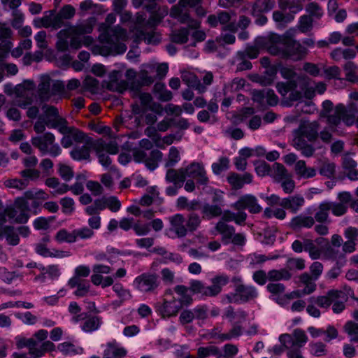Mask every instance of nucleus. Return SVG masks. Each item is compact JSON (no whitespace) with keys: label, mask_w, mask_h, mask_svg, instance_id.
Segmentation results:
<instances>
[{"label":"nucleus","mask_w":358,"mask_h":358,"mask_svg":"<svg viewBox=\"0 0 358 358\" xmlns=\"http://www.w3.org/2000/svg\"><path fill=\"white\" fill-rule=\"evenodd\" d=\"M121 73L118 71H112L108 76V80H105L104 83L106 84L107 89L110 90H118L120 87L119 84V79Z\"/></svg>","instance_id":"obj_47"},{"label":"nucleus","mask_w":358,"mask_h":358,"mask_svg":"<svg viewBox=\"0 0 358 358\" xmlns=\"http://www.w3.org/2000/svg\"><path fill=\"white\" fill-rule=\"evenodd\" d=\"M242 328L240 325H235L226 334H221L218 329H213L210 333V337L220 339L221 341L230 340L241 335Z\"/></svg>","instance_id":"obj_24"},{"label":"nucleus","mask_w":358,"mask_h":358,"mask_svg":"<svg viewBox=\"0 0 358 358\" xmlns=\"http://www.w3.org/2000/svg\"><path fill=\"white\" fill-rule=\"evenodd\" d=\"M28 212L25 210L17 211L12 206L3 208V203L0 200V224L4 222L26 223L28 221Z\"/></svg>","instance_id":"obj_9"},{"label":"nucleus","mask_w":358,"mask_h":358,"mask_svg":"<svg viewBox=\"0 0 358 358\" xmlns=\"http://www.w3.org/2000/svg\"><path fill=\"white\" fill-rule=\"evenodd\" d=\"M182 80L189 87L195 89L199 94L205 92V89L198 77L193 73L184 71L181 73Z\"/></svg>","instance_id":"obj_23"},{"label":"nucleus","mask_w":358,"mask_h":358,"mask_svg":"<svg viewBox=\"0 0 358 358\" xmlns=\"http://www.w3.org/2000/svg\"><path fill=\"white\" fill-rule=\"evenodd\" d=\"M153 91L162 101H169L173 97L172 92L166 90L165 85L161 83H157L154 85Z\"/></svg>","instance_id":"obj_40"},{"label":"nucleus","mask_w":358,"mask_h":358,"mask_svg":"<svg viewBox=\"0 0 358 358\" xmlns=\"http://www.w3.org/2000/svg\"><path fill=\"white\" fill-rule=\"evenodd\" d=\"M113 290L120 299L119 305L123 301L130 299L132 296L131 292L119 282L115 283L113 285Z\"/></svg>","instance_id":"obj_44"},{"label":"nucleus","mask_w":358,"mask_h":358,"mask_svg":"<svg viewBox=\"0 0 358 358\" xmlns=\"http://www.w3.org/2000/svg\"><path fill=\"white\" fill-rule=\"evenodd\" d=\"M345 332L351 337V341L358 343V323L348 321L343 327Z\"/></svg>","instance_id":"obj_50"},{"label":"nucleus","mask_w":358,"mask_h":358,"mask_svg":"<svg viewBox=\"0 0 358 358\" xmlns=\"http://www.w3.org/2000/svg\"><path fill=\"white\" fill-rule=\"evenodd\" d=\"M76 14V8L71 5L67 4L64 6L59 11L55 14L56 24L62 27L64 25V20H70L74 17Z\"/></svg>","instance_id":"obj_26"},{"label":"nucleus","mask_w":358,"mask_h":358,"mask_svg":"<svg viewBox=\"0 0 358 358\" xmlns=\"http://www.w3.org/2000/svg\"><path fill=\"white\" fill-rule=\"evenodd\" d=\"M247 215L243 211H239L237 213H233L230 211H225L222 215V220L224 222H235L240 223L246 220Z\"/></svg>","instance_id":"obj_46"},{"label":"nucleus","mask_w":358,"mask_h":358,"mask_svg":"<svg viewBox=\"0 0 358 358\" xmlns=\"http://www.w3.org/2000/svg\"><path fill=\"white\" fill-rule=\"evenodd\" d=\"M203 218L210 219L222 215V209L216 205L205 204L202 208Z\"/></svg>","instance_id":"obj_43"},{"label":"nucleus","mask_w":358,"mask_h":358,"mask_svg":"<svg viewBox=\"0 0 358 358\" xmlns=\"http://www.w3.org/2000/svg\"><path fill=\"white\" fill-rule=\"evenodd\" d=\"M126 355L127 350L116 341H113L107 343L103 358H123Z\"/></svg>","instance_id":"obj_20"},{"label":"nucleus","mask_w":358,"mask_h":358,"mask_svg":"<svg viewBox=\"0 0 358 358\" xmlns=\"http://www.w3.org/2000/svg\"><path fill=\"white\" fill-rule=\"evenodd\" d=\"M58 350L65 355H74L82 354L83 349L80 347L76 346L71 343L64 342L57 346Z\"/></svg>","instance_id":"obj_38"},{"label":"nucleus","mask_w":358,"mask_h":358,"mask_svg":"<svg viewBox=\"0 0 358 358\" xmlns=\"http://www.w3.org/2000/svg\"><path fill=\"white\" fill-rule=\"evenodd\" d=\"M163 154L158 150H153L150 152V155L146 157L145 165L150 169L154 170L158 166V162L162 159Z\"/></svg>","instance_id":"obj_41"},{"label":"nucleus","mask_w":358,"mask_h":358,"mask_svg":"<svg viewBox=\"0 0 358 358\" xmlns=\"http://www.w3.org/2000/svg\"><path fill=\"white\" fill-rule=\"evenodd\" d=\"M38 95L42 100H48L52 96L51 79L49 76H43L38 85Z\"/></svg>","instance_id":"obj_31"},{"label":"nucleus","mask_w":358,"mask_h":358,"mask_svg":"<svg viewBox=\"0 0 358 358\" xmlns=\"http://www.w3.org/2000/svg\"><path fill=\"white\" fill-rule=\"evenodd\" d=\"M57 129L64 135L61 140V144L64 148L72 146L73 141L76 143L89 142L87 140V136L83 131L74 127H69L68 122Z\"/></svg>","instance_id":"obj_6"},{"label":"nucleus","mask_w":358,"mask_h":358,"mask_svg":"<svg viewBox=\"0 0 358 358\" xmlns=\"http://www.w3.org/2000/svg\"><path fill=\"white\" fill-rule=\"evenodd\" d=\"M336 113H338L341 115V120L345 122V124L348 126L352 125L355 122V115L349 114L344 106H337L336 107Z\"/></svg>","instance_id":"obj_57"},{"label":"nucleus","mask_w":358,"mask_h":358,"mask_svg":"<svg viewBox=\"0 0 358 358\" xmlns=\"http://www.w3.org/2000/svg\"><path fill=\"white\" fill-rule=\"evenodd\" d=\"M186 178L185 168H180L179 169H169L166 176V178L168 181L173 182L175 185H180V186L184 182Z\"/></svg>","instance_id":"obj_27"},{"label":"nucleus","mask_w":358,"mask_h":358,"mask_svg":"<svg viewBox=\"0 0 358 358\" xmlns=\"http://www.w3.org/2000/svg\"><path fill=\"white\" fill-rule=\"evenodd\" d=\"M347 80L351 82L358 80L356 76V66L352 62H348L343 66Z\"/></svg>","instance_id":"obj_64"},{"label":"nucleus","mask_w":358,"mask_h":358,"mask_svg":"<svg viewBox=\"0 0 358 358\" xmlns=\"http://www.w3.org/2000/svg\"><path fill=\"white\" fill-rule=\"evenodd\" d=\"M289 39L290 37L285 35H272L267 46L268 52L272 55L285 59L286 47L288 45Z\"/></svg>","instance_id":"obj_11"},{"label":"nucleus","mask_w":358,"mask_h":358,"mask_svg":"<svg viewBox=\"0 0 358 358\" xmlns=\"http://www.w3.org/2000/svg\"><path fill=\"white\" fill-rule=\"evenodd\" d=\"M119 227L126 231L132 229L138 236L146 235L150 229L149 225H119Z\"/></svg>","instance_id":"obj_60"},{"label":"nucleus","mask_w":358,"mask_h":358,"mask_svg":"<svg viewBox=\"0 0 358 358\" xmlns=\"http://www.w3.org/2000/svg\"><path fill=\"white\" fill-rule=\"evenodd\" d=\"M274 6V2L271 0H257L252 6V14L259 16L262 13L268 12Z\"/></svg>","instance_id":"obj_32"},{"label":"nucleus","mask_w":358,"mask_h":358,"mask_svg":"<svg viewBox=\"0 0 358 358\" xmlns=\"http://www.w3.org/2000/svg\"><path fill=\"white\" fill-rule=\"evenodd\" d=\"M27 200H32L34 206H39L43 201L49 199V195L42 189L37 191L28 190L24 192Z\"/></svg>","instance_id":"obj_30"},{"label":"nucleus","mask_w":358,"mask_h":358,"mask_svg":"<svg viewBox=\"0 0 358 358\" xmlns=\"http://www.w3.org/2000/svg\"><path fill=\"white\" fill-rule=\"evenodd\" d=\"M5 238L8 242L13 245L18 243V235L12 225H0V238Z\"/></svg>","instance_id":"obj_29"},{"label":"nucleus","mask_w":358,"mask_h":358,"mask_svg":"<svg viewBox=\"0 0 358 358\" xmlns=\"http://www.w3.org/2000/svg\"><path fill=\"white\" fill-rule=\"evenodd\" d=\"M159 1V0H132V3L135 8H139L144 5L147 10L152 12L156 8Z\"/></svg>","instance_id":"obj_62"},{"label":"nucleus","mask_w":358,"mask_h":358,"mask_svg":"<svg viewBox=\"0 0 358 358\" xmlns=\"http://www.w3.org/2000/svg\"><path fill=\"white\" fill-rule=\"evenodd\" d=\"M100 324L101 322L99 317H90L85 321L81 328L85 332H91L98 329Z\"/></svg>","instance_id":"obj_52"},{"label":"nucleus","mask_w":358,"mask_h":358,"mask_svg":"<svg viewBox=\"0 0 358 358\" xmlns=\"http://www.w3.org/2000/svg\"><path fill=\"white\" fill-rule=\"evenodd\" d=\"M229 160L227 157H221L217 162L212 164V169L214 173L220 174L229 168Z\"/></svg>","instance_id":"obj_63"},{"label":"nucleus","mask_w":358,"mask_h":358,"mask_svg":"<svg viewBox=\"0 0 358 358\" xmlns=\"http://www.w3.org/2000/svg\"><path fill=\"white\" fill-rule=\"evenodd\" d=\"M229 278L225 275H220L211 280L212 285L209 286L210 296L217 295L222 290V287L228 283Z\"/></svg>","instance_id":"obj_28"},{"label":"nucleus","mask_w":358,"mask_h":358,"mask_svg":"<svg viewBox=\"0 0 358 358\" xmlns=\"http://www.w3.org/2000/svg\"><path fill=\"white\" fill-rule=\"evenodd\" d=\"M291 276V273L286 268L271 270L268 273V278L270 280H289Z\"/></svg>","instance_id":"obj_48"},{"label":"nucleus","mask_w":358,"mask_h":358,"mask_svg":"<svg viewBox=\"0 0 358 358\" xmlns=\"http://www.w3.org/2000/svg\"><path fill=\"white\" fill-rule=\"evenodd\" d=\"M186 177L193 178L197 183L206 185L208 182V177L203 165L199 162H192L185 168Z\"/></svg>","instance_id":"obj_13"},{"label":"nucleus","mask_w":358,"mask_h":358,"mask_svg":"<svg viewBox=\"0 0 358 358\" xmlns=\"http://www.w3.org/2000/svg\"><path fill=\"white\" fill-rule=\"evenodd\" d=\"M217 230L222 235V240L225 243L231 242L241 245L244 243V236L241 234H235L234 229L231 225H217Z\"/></svg>","instance_id":"obj_14"},{"label":"nucleus","mask_w":358,"mask_h":358,"mask_svg":"<svg viewBox=\"0 0 358 358\" xmlns=\"http://www.w3.org/2000/svg\"><path fill=\"white\" fill-rule=\"evenodd\" d=\"M15 316L27 325H34L38 321V317L31 312L17 313L15 314Z\"/></svg>","instance_id":"obj_61"},{"label":"nucleus","mask_w":358,"mask_h":358,"mask_svg":"<svg viewBox=\"0 0 358 358\" xmlns=\"http://www.w3.org/2000/svg\"><path fill=\"white\" fill-rule=\"evenodd\" d=\"M42 110L46 119L47 126L51 128L59 129L68 122L65 118L59 115L57 108L55 106L44 105Z\"/></svg>","instance_id":"obj_12"},{"label":"nucleus","mask_w":358,"mask_h":358,"mask_svg":"<svg viewBox=\"0 0 358 358\" xmlns=\"http://www.w3.org/2000/svg\"><path fill=\"white\" fill-rule=\"evenodd\" d=\"M159 285L157 276L151 273H143L136 277L133 282L134 287L143 293L155 292Z\"/></svg>","instance_id":"obj_10"},{"label":"nucleus","mask_w":358,"mask_h":358,"mask_svg":"<svg viewBox=\"0 0 358 358\" xmlns=\"http://www.w3.org/2000/svg\"><path fill=\"white\" fill-rule=\"evenodd\" d=\"M56 16L55 10H49L46 12L43 17L37 18L34 20V24L37 28H48L52 27L53 29H59L60 26L56 24Z\"/></svg>","instance_id":"obj_19"},{"label":"nucleus","mask_w":358,"mask_h":358,"mask_svg":"<svg viewBox=\"0 0 358 358\" xmlns=\"http://www.w3.org/2000/svg\"><path fill=\"white\" fill-rule=\"evenodd\" d=\"M305 203V199L301 194L284 198L281 200L280 206L293 213H296Z\"/></svg>","instance_id":"obj_17"},{"label":"nucleus","mask_w":358,"mask_h":358,"mask_svg":"<svg viewBox=\"0 0 358 358\" xmlns=\"http://www.w3.org/2000/svg\"><path fill=\"white\" fill-rule=\"evenodd\" d=\"M320 124L317 122L301 121L298 129L294 132L292 140L293 147L299 150L302 155L306 157L313 156L315 149L311 144H309L304 138L309 141H314L318 137Z\"/></svg>","instance_id":"obj_1"},{"label":"nucleus","mask_w":358,"mask_h":358,"mask_svg":"<svg viewBox=\"0 0 358 358\" xmlns=\"http://www.w3.org/2000/svg\"><path fill=\"white\" fill-rule=\"evenodd\" d=\"M293 345L298 347L303 346L308 341V336H306L304 331L296 329L293 332Z\"/></svg>","instance_id":"obj_58"},{"label":"nucleus","mask_w":358,"mask_h":358,"mask_svg":"<svg viewBox=\"0 0 358 358\" xmlns=\"http://www.w3.org/2000/svg\"><path fill=\"white\" fill-rule=\"evenodd\" d=\"M94 24V18H90L87 20L77 24L74 27H70L68 30L69 35L78 36L90 34L93 30Z\"/></svg>","instance_id":"obj_22"},{"label":"nucleus","mask_w":358,"mask_h":358,"mask_svg":"<svg viewBox=\"0 0 358 358\" xmlns=\"http://www.w3.org/2000/svg\"><path fill=\"white\" fill-rule=\"evenodd\" d=\"M234 207L238 210L248 208L252 213H259L262 209L258 204L256 197L250 194L241 196L235 203Z\"/></svg>","instance_id":"obj_16"},{"label":"nucleus","mask_w":358,"mask_h":358,"mask_svg":"<svg viewBox=\"0 0 358 358\" xmlns=\"http://www.w3.org/2000/svg\"><path fill=\"white\" fill-rule=\"evenodd\" d=\"M294 171L299 178H310L316 175V171L314 168L307 167L304 160H299L294 166Z\"/></svg>","instance_id":"obj_25"},{"label":"nucleus","mask_w":358,"mask_h":358,"mask_svg":"<svg viewBox=\"0 0 358 358\" xmlns=\"http://www.w3.org/2000/svg\"><path fill=\"white\" fill-rule=\"evenodd\" d=\"M70 155L75 160L80 161L89 159L90 157V148L86 145L76 147L71 150Z\"/></svg>","instance_id":"obj_42"},{"label":"nucleus","mask_w":358,"mask_h":358,"mask_svg":"<svg viewBox=\"0 0 358 358\" xmlns=\"http://www.w3.org/2000/svg\"><path fill=\"white\" fill-rule=\"evenodd\" d=\"M227 180L234 189H238L242 188L245 184L251 183L252 176L249 173H245L242 176L231 173L227 177Z\"/></svg>","instance_id":"obj_21"},{"label":"nucleus","mask_w":358,"mask_h":358,"mask_svg":"<svg viewBox=\"0 0 358 358\" xmlns=\"http://www.w3.org/2000/svg\"><path fill=\"white\" fill-rule=\"evenodd\" d=\"M189 29L185 27H181L173 30L171 34V39L176 43H185L189 38Z\"/></svg>","instance_id":"obj_37"},{"label":"nucleus","mask_w":358,"mask_h":358,"mask_svg":"<svg viewBox=\"0 0 358 358\" xmlns=\"http://www.w3.org/2000/svg\"><path fill=\"white\" fill-rule=\"evenodd\" d=\"M189 288L194 293L201 294L204 296H210L209 286H204V285L199 280L191 281Z\"/></svg>","instance_id":"obj_54"},{"label":"nucleus","mask_w":358,"mask_h":358,"mask_svg":"<svg viewBox=\"0 0 358 358\" xmlns=\"http://www.w3.org/2000/svg\"><path fill=\"white\" fill-rule=\"evenodd\" d=\"M173 290L167 289L164 294V301L161 305L158 306V311L163 317H170L176 316L179 310L185 304L182 300L177 299L173 295Z\"/></svg>","instance_id":"obj_5"},{"label":"nucleus","mask_w":358,"mask_h":358,"mask_svg":"<svg viewBox=\"0 0 358 358\" xmlns=\"http://www.w3.org/2000/svg\"><path fill=\"white\" fill-rule=\"evenodd\" d=\"M55 141L54 134L47 132L42 136L33 137L31 142L42 154L49 153L52 157H57L61 153V149L57 144H55Z\"/></svg>","instance_id":"obj_4"},{"label":"nucleus","mask_w":358,"mask_h":358,"mask_svg":"<svg viewBox=\"0 0 358 358\" xmlns=\"http://www.w3.org/2000/svg\"><path fill=\"white\" fill-rule=\"evenodd\" d=\"M285 51V59L294 61L302 59L307 54V49L292 38L288 41Z\"/></svg>","instance_id":"obj_15"},{"label":"nucleus","mask_w":358,"mask_h":358,"mask_svg":"<svg viewBox=\"0 0 358 358\" xmlns=\"http://www.w3.org/2000/svg\"><path fill=\"white\" fill-rule=\"evenodd\" d=\"M235 15L234 11H220L215 15H210L207 18L208 24L212 27H216L218 24L223 26V29L231 32L237 31L235 22H231V17Z\"/></svg>","instance_id":"obj_8"},{"label":"nucleus","mask_w":358,"mask_h":358,"mask_svg":"<svg viewBox=\"0 0 358 358\" xmlns=\"http://www.w3.org/2000/svg\"><path fill=\"white\" fill-rule=\"evenodd\" d=\"M77 236L76 231L68 232L66 230L59 231L56 235V240L59 243L67 242L73 243L76 241Z\"/></svg>","instance_id":"obj_55"},{"label":"nucleus","mask_w":358,"mask_h":358,"mask_svg":"<svg viewBox=\"0 0 358 358\" xmlns=\"http://www.w3.org/2000/svg\"><path fill=\"white\" fill-rule=\"evenodd\" d=\"M169 15L180 23L187 24L189 29H198L201 27V22L192 18L189 9L180 2L171 7Z\"/></svg>","instance_id":"obj_7"},{"label":"nucleus","mask_w":358,"mask_h":358,"mask_svg":"<svg viewBox=\"0 0 358 358\" xmlns=\"http://www.w3.org/2000/svg\"><path fill=\"white\" fill-rule=\"evenodd\" d=\"M331 206L330 202H324L319 205L315 214V220L317 222H329V214Z\"/></svg>","instance_id":"obj_34"},{"label":"nucleus","mask_w":358,"mask_h":358,"mask_svg":"<svg viewBox=\"0 0 358 358\" xmlns=\"http://www.w3.org/2000/svg\"><path fill=\"white\" fill-rule=\"evenodd\" d=\"M4 185L8 188H15L19 190H22L29 185V180L27 179H8L4 182Z\"/></svg>","instance_id":"obj_49"},{"label":"nucleus","mask_w":358,"mask_h":358,"mask_svg":"<svg viewBox=\"0 0 358 358\" xmlns=\"http://www.w3.org/2000/svg\"><path fill=\"white\" fill-rule=\"evenodd\" d=\"M233 281L236 283L235 292L227 294L222 299L223 303L246 302L257 297V292L255 287L240 284L241 279L238 278H234Z\"/></svg>","instance_id":"obj_3"},{"label":"nucleus","mask_w":358,"mask_h":358,"mask_svg":"<svg viewBox=\"0 0 358 358\" xmlns=\"http://www.w3.org/2000/svg\"><path fill=\"white\" fill-rule=\"evenodd\" d=\"M92 282L96 286H101L102 288H106L113 285L114 278L112 276H99L96 275H91Z\"/></svg>","instance_id":"obj_45"},{"label":"nucleus","mask_w":358,"mask_h":358,"mask_svg":"<svg viewBox=\"0 0 358 358\" xmlns=\"http://www.w3.org/2000/svg\"><path fill=\"white\" fill-rule=\"evenodd\" d=\"M166 235L171 238H180L186 235L187 229L184 225H167Z\"/></svg>","instance_id":"obj_39"},{"label":"nucleus","mask_w":358,"mask_h":358,"mask_svg":"<svg viewBox=\"0 0 358 358\" xmlns=\"http://www.w3.org/2000/svg\"><path fill=\"white\" fill-rule=\"evenodd\" d=\"M66 290L64 288L60 289L57 294L55 295H51L48 296H45L42 298L41 301L43 303L48 306H55L56 305L60 297H63L66 295Z\"/></svg>","instance_id":"obj_59"},{"label":"nucleus","mask_w":358,"mask_h":358,"mask_svg":"<svg viewBox=\"0 0 358 358\" xmlns=\"http://www.w3.org/2000/svg\"><path fill=\"white\" fill-rule=\"evenodd\" d=\"M94 149H100L103 152L106 151L111 155H115L118 152V145L115 141L106 143L100 139L94 144Z\"/></svg>","instance_id":"obj_36"},{"label":"nucleus","mask_w":358,"mask_h":358,"mask_svg":"<svg viewBox=\"0 0 358 358\" xmlns=\"http://www.w3.org/2000/svg\"><path fill=\"white\" fill-rule=\"evenodd\" d=\"M198 357L196 358H206L210 356H216L219 355V350L217 347L209 345L207 347H201L197 351Z\"/></svg>","instance_id":"obj_56"},{"label":"nucleus","mask_w":358,"mask_h":358,"mask_svg":"<svg viewBox=\"0 0 358 358\" xmlns=\"http://www.w3.org/2000/svg\"><path fill=\"white\" fill-rule=\"evenodd\" d=\"M290 175L291 173L282 164L275 162L273 164L271 176L275 181L280 182Z\"/></svg>","instance_id":"obj_33"},{"label":"nucleus","mask_w":358,"mask_h":358,"mask_svg":"<svg viewBox=\"0 0 358 358\" xmlns=\"http://www.w3.org/2000/svg\"><path fill=\"white\" fill-rule=\"evenodd\" d=\"M342 294L343 293L341 292L331 290L324 296H320L317 298H310L309 299V302L311 303H315L320 308L327 309L336 299H339Z\"/></svg>","instance_id":"obj_18"},{"label":"nucleus","mask_w":358,"mask_h":358,"mask_svg":"<svg viewBox=\"0 0 358 358\" xmlns=\"http://www.w3.org/2000/svg\"><path fill=\"white\" fill-rule=\"evenodd\" d=\"M245 85V80L242 78H235L231 83L225 85L224 87V94H227L229 92H234L243 88Z\"/></svg>","instance_id":"obj_53"},{"label":"nucleus","mask_w":358,"mask_h":358,"mask_svg":"<svg viewBox=\"0 0 358 358\" xmlns=\"http://www.w3.org/2000/svg\"><path fill=\"white\" fill-rule=\"evenodd\" d=\"M224 317L228 319L231 322L238 323L246 319L247 314L245 311L238 310L234 311L231 307H228L224 313Z\"/></svg>","instance_id":"obj_35"},{"label":"nucleus","mask_w":358,"mask_h":358,"mask_svg":"<svg viewBox=\"0 0 358 358\" xmlns=\"http://www.w3.org/2000/svg\"><path fill=\"white\" fill-rule=\"evenodd\" d=\"M320 173L328 178L334 176L336 173V165L333 162L324 161L320 168Z\"/></svg>","instance_id":"obj_51"},{"label":"nucleus","mask_w":358,"mask_h":358,"mask_svg":"<svg viewBox=\"0 0 358 358\" xmlns=\"http://www.w3.org/2000/svg\"><path fill=\"white\" fill-rule=\"evenodd\" d=\"M104 43L101 47L94 46L93 52L103 56L109 54H120L126 51L124 43L127 40V32L120 27H115L103 36Z\"/></svg>","instance_id":"obj_2"}]
</instances>
